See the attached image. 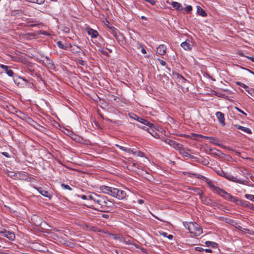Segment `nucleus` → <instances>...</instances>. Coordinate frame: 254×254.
Here are the masks:
<instances>
[{
  "mask_svg": "<svg viewBox=\"0 0 254 254\" xmlns=\"http://www.w3.org/2000/svg\"><path fill=\"white\" fill-rule=\"evenodd\" d=\"M90 200H92L102 210V211H106L107 210L113 205L112 201L109 200L104 195H97L96 193H92L89 195Z\"/></svg>",
  "mask_w": 254,
  "mask_h": 254,
  "instance_id": "obj_1",
  "label": "nucleus"
},
{
  "mask_svg": "<svg viewBox=\"0 0 254 254\" xmlns=\"http://www.w3.org/2000/svg\"><path fill=\"white\" fill-rule=\"evenodd\" d=\"M216 173L221 177H224L229 181L239 183L243 185H247L248 181L247 180H241L238 179L236 177L233 176L230 174L224 172L221 169L215 171Z\"/></svg>",
  "mask_w": 254,
  "mask_h": 254,
  "instance_id": "obj_2",
  "label": "nucleus"
},
{
  "mask_svg": "<svg viewBox=\"0 0 254 254\" xmlns=\"http://www.w3.org/2000/svg\"><path fill=\"white\" fill-rule=\"evenodd\" d=\"M188 229L190 233L193 234L195 236H199L202 233V229L200 226L196 223H190Z\"/></svg>",
  "mask_w": 254,
  "mask_h": 254,
  "instance_id": "obj_3",
  "label": "nucleus"
},
{
  "mask_svg": "<svg viewBox=\"0 0 254 254\" xmlns=\"http://www.w3.org/2000/svg\"><path fill=\"white\" fill-rule=\"evenodd\" d=\"M127 195L126 192L118 188H114L112 196L118 199H123Z\"/></svg>",
  "mask_w": 254,
  "mask_h": 254,
  "instance_id": "obj_4",
  "label": "nucleus"
},
{
  "mask_svg": "<svg viewBox=\"0 0 254 254\" xmlns=\"http://www.w3.org/2000/svg\"><path fill=\"white\" fill-rule=\"evenodd\" d=\"M181 47L187 51H190L193 47L192 42L189 39H187L185 42L181 44Z\"/></svg>",
  "mask_w": 254,
  "mask_h": 254,
  "instance_id": "obj_5",
  "label": "nucleus"
},
{
  "mask_svg": "<svg viewBox=\"0 0 254 254\" xmlns=\"http://www.w3.org/2000/svg\"><path fill=\"white\" fill-rule=\"evenodd\" d=\"M0 234H1L2 236L6 237L10 241H13L15 238V234L13 232L6 230L0 231Z\"/></svg>",
  "mask_w": 254,
  "mask_h": 254,
  "instance_id": "obj_6",
  "label": "nucleus"
},
{
  "mask_svg": "<svg viewBox=\"0 0 254 254\" xmlns=\"http://www.w3.org/2000/svg\"><path fill=\"white\" fill-rule=\"evenodd\" d=\"M100 190L103 193L108 194L112 196V192L114 188L106 186H101L100 188Z\"/></svg>",
  "mask_w": 254,
  "mask_h": 254,
  "instance_id": "obj_7",
  "label": "nucleus"
},
{
  "mask_svg": "<svg viewBox=\"0 0 254 254\" xmlns=\"http://www.w3.org/2000/svg\"><path fill=\"white\" fill-rule=\"evenodd\" d=\"M34 189L37 190L41 195L45 197H48L50 199L52 198V195H51L47 190H44L42 188H37L35 187Z\"/></svg>",
  "mask_w": 254,
  "mask_h": 254,
  "instance_id": "obj_8",
  "label": "nucleus"
},
{
  "mask_svg": "<svg viewBox=\"0 0 254 254\" xmlns=\"http://www.w3.org/2000/svg\"><path fill=\"white\" fill-rule=\"evenodd\" d=\"M216 116L220 124L223 126H224L225 125V123L224 114L221 112H217Z\"/></svg>",
  "mask_w": 254,
  "mask_h": 254,
  "instance_id": "obj_9",
  "label": "nucleus"
},
{
  "mask_svg": "<svg viewBox=\"0 0 254 254\" xmlns=\"http://www.w3.org/2000/svg\"><path fill=\"white\" fill-rule=\"evenodd\" d=\"M198 135L201 138H204L208 139L209 140V142H211V143H213L216 145H219V144L218 143V140L214 137L206 136L200 134Z\"/></svg>",
  "mask_w": 254,
  "mask_h": 254,
  "instance_id": "obj_10",
  "label": "nucleus"
},
{
  "mask_svg": "<svg viewBox=\"0 0 254 254\" xmlns=\"http://www.w3.org/2000/svg\"><path fill=\"white\" fill-rule=\"evenodd\" d=\"M116 34V33H115ZM115 37L117 40L118 43L121 46H123L126 43V40L124 36L120 34V33H118L117 35H115Z\"/></svg>",
  "mask_w": 254,
  "mask_h": 254,
  "instance_id": "obj_11",
  "label": "nucleus"
},
{
  "mask_svg": "<svg viewBox=\"0 0 254 254\" xmlns=\"http://www.w3.org/2000/svg\"><path fill=\"white\" fill-rule=\"evenodd\" d=\"M164 142L169 144L170 146H172L175 148H180L181 144L175 141H174L169 138H166L164 139Z\"/></svg>",
  "mask_w": 254,
  "mask_h": 254,
  "instance_id": "obj_12",
  "label": "nucleus"
},
{
  "mask_svg": "<svg viewBox=\"0 0 254 254\" xmlns=\"http://www.w3.org/2000/svg\"><path fill=\"white\" fill-rule=\"evenodd\" d=\"M85 30L88 33V34L90 35L92 38H95L98 36V32L96 30L92 29L91 28H86L85 29Z\"/></svg>",
  "mask_w": 254,
  "mask_h": 254,
  "instance_id": "obj_13",
  "label": "nucleus"
},
{
  "mask_svg": "<svg viewBox=\"0 0 254 254\" xmlns=\"http://www.w3.org/2000/svg\"><path fill=\"white\" fill-rule=\"evenodd\" d=\"M0 67L3 69L8 76L11 77L13 76V71L9 69L8 66L0 64Z\"/></svg>",
  "mask_w": 254,
  "mask_h": 254,
  "instance_id": "obj_14",
  "label": "nucleus"
},
{
  "mask_svg": "<svg viewBox=\"0 0 254 254\" xmlns=\"http://www.w3.org/2000/svg\"><path fill=\"white\" fill-rule=\"evenodd\" d=\"M45 59V64L47 67L50 69H53L55 68L53 61L48 57H46Z\"/></svg>",
  "mask_w": 254,
  "mask_h": 254,
  "instance_id": "obj_15",
  "label": "nucleus"
},
{
  "mask_svg": "<svg viewBox=\"0 0 254 254\" xmlns=\"http://www.w3.org/2000/svg\"><path fill=\"white\" fill-rule=\"evenodd\" d=\"M157 52L160 55H164L166 53V47L164 45H161L157 48Z\"/></svg>",
  "mask_w": 254,
  "mask_h": 254,
  "instance_id": "obj_16",
  "label": "nucleus"
},
{
  "mask_svg": "<svg viewBox=\"0 0 254 254\" xmlns=\"http://www.w3.org/2000/svg\"><path fill=\"white\" fill-rule=\"evenodd\" d=\"M234 127L237 129H240L248 134H251L252 133V130L248 127H246L237 124L234 125Z\"/></svg>",
  "mask_w": 254,
  "mask_h": 254,
  "instance_id": "obj_17",
  "label": "nucleus"
},
{
  "mask_svg": "<svg viewBox=\"0 0 254 254\" xmlns=\"http://www.w3.org/2000/svg\"><path fill=\"white\" fill-rule=\"evenodd\" d=\"M200 198L201 199L202 202L207 205H211L213 203V201L208 198L203 196L202 195L200 196Z\"/></svg>",
  "mask_w": 254,
  "mask_h": 254,
  "instance_id": "obj_18",
  "label": "nucleus"
},
{
  "mask_svg": "<svg viewBox=\"0 0 254 254\" xmlns=\"http://www.w3.org/2000/svg\"><path fill=\"white\" fill-rule=\"evenodd\" d=\"M19 176H17V173H16L13 171H8L7 172V175L14 179H16L18 178L19 177H21L20 175L21 174L18 173Z\"/></svg>",
  "mask_w": 254,
  "mask_h": 254,
  "instance_id": "obj_19",
  "label": "nucleus"
},
{
  "mask_svg": "<svg viewBox=\"0 0 254 254\" xmlns=\"http://www.w3.org/2000/svg\"><path fill=\"white\" fill-rule=\"evenodd\" d=\"M182 145H180V153L183 156L187 157L189 158H193V156L190 155L188 152L186 151L183 148H181Z\"/></svg>",
  "mask_w": 254,
  "mask_h": 254,
  "instance_id": "obj_20",
  "label": "nucleus"
},
{
  "mask_svg": "<svg viewBox=\"0 0 254 254\" xmlns=\"http://www.w3.org/2000/svg\"><path fill=\"white\" fill-rule=\"evenodd\" d=\"M215 193H216L218 194H219L221 197H225V195L227 193V192H226L225 190H224L223 189H220L219 187H218V189H216V191Z\"/></svg>",
  "mask_w": 254,
  "mask_h": 254,
  "instance_id": "obj_21",
  "label": "nucleus"
},
{
  "mask_svg": "<svg viewBox=\"0 0 254 254\" xmlns=\"http://www.w3.org/2000/svg\"><path fill=\"white\" fill-rule=\"evenodd\" d=\"M197 13L203 17L207 16L206 12L199 6H197Z\"/></svg>",
  "mask_w": 254,
  "mask_h": 254,
  "instance_id": "obj_22",
  "label": "nucleus"
},
{
  "mask_svg": "<svg viewBox=\"0 0 254 254\" xmlns=\"http://www.w3.org/2000/svg\"><path fill=\"white\" fill-rule=\"evenodd\" d=\"M172 6L178 10H181L183 9L182 4L178 2L174 1L172 3Z\"/></svg>",
  "mask_w": 254,
  "mask_h": 254,
  "instance_id": "obj_23",
  "label": "nucleus"
},
{
  "mask_svg": "<svg viewBox=\"0 0 254 254\" xmlns=\"http://www.w3.org/2000/svg\"><path fill=\"white\" fill-rule=\"evenodd\" d=\"M27 23H29L30 24L28 25V26L33 27L38 26L39 24V23L38 21H33L31 20H29L27 21Z\"/></svg>",
  "mask_w": 254,
  "mask_h": 254,
  "instance_id": "obj_24",
  "label": "nucleus"
},
{
  "mask_svg": "<svg viewBox=\"0 0 254 254\" xmlns=\"http://www.w3.org/2000/svg\"><path fill=\"white\" fill-rule=\"evenodd\" d=\"M141 124L148 126L150 128H152L154 126L153 124L149 123L148 121H147L144 119L142 120V121L141 122Z\"/></svg>",
  "mask_w": 254,
  "mask_h": 254,
  "instance_id": "obj_25",
  "label": "nucleus"
},
{
  "mask_svg": "<svg viewBox=\"0 0 254 254\" xmlns=\"http://www.w3.org/2000/svg\"><path fill=\"white\" fill-rule=\"evenodd\" d=\"M210 188L212 190L215 192L216 191V189H218V187L215 186L213 183L211 181H209L207 182Z\"/></svg>",
  "mask_w": 254,
  "mask_h": 254,
  "instance_id": "obj_26",
  "label": "nucleus"
},
{
  "mask_svg": "<svg viewBox=\"0 0 254 254\" xmlns=\"http://www.w3.org/2000/svg\"><path fill=\"white\" fill-rule=\"evenodd\" d=\"M205 245L207 247H211L213 248H215L217 246V243L211 241H206L205 242Z\"/></svg>",
  "mask_w": 254,
  "mask_h": 254,
  "instance_id": "obj_27",
  "label": "nucleus"
},
{
  "mask_svg": "<svg viewBox=\"0 0 254 254\" xmlns=\"http://www.w3.org/2000/svg\"><path fill=\"white\" fill-rule=\"evenodd\" d=\"M236 84L237 85L240 86L242 87L243 88H244V89H245L247 92H248L249 89H250V88L249 87H248L247 85H245V84H244L240 81L236 82Z\"/></svg>",
  "mask_w": 254,
  "mask_h": 254,
  "instance_id": "obj_28",
  "label": "nucleus"
},
{
  "mask_svg": "<svg viewBox=\"0 0 254 254\" xmlns=\"http://www.w3.org/2000/svg\"><path fill=\"white\" fill-rule=\"evenodd\" d=\"M240 205L245 207L248 208L250 207L251 203L245 200H241Z\"/></svg>",
  "mask_w": 254,
  "mask_h": 254,
  "instance_id": "obj_29",
  "label": "nucleus"
},
{
  "mask_svg": "<svg viewBox=\"0 0 254 254\" xmlns=\"http://www.w3.org/2000/svg\"><path fill=\"white\" fill-rule=\"evenodd\" d=\"M116 146L119 148L121 150L126 151V152L130 153L131 152V149L127 148L124 146H122L119 145H116Z\"/></svg>",
  "mask_w": 254,
  "mask_h": 254,
  "instance_id": "obj_30",
  "label": "nucleus"
},
{
  "mask_svg": "<svg viewBox=\"0 0 254 254\" xmlns=\"http://www.w3.org/2000/svg\"><path fill=\"white\" fill-rule=\"evenodd\" d=\"M120 241L123 242L127 245H130L131 244L129 239H127L126 238L123 237H121V238L120 239Z\"/></svg>",
  "mask_w": 254,
  "mask_h": 254,
  "instance_id": "obj_31",
  "label": "nucleus"
},
{
  "mask_svg": "<svg viewBox=\"0 0 254 254\" xmlns=\"http://www.w3.org/2000/svg\"><path fill=\"white\" fill-rule=\"evenodd\" d=\"M57 46L60 48L62 49H66V47L64 45L62 41H58L57 42Z\"/></svg>",
  "mask_w": 254,
  "mask_h": 254,
  "instance_id": "obj_32",
  "label": "nucleus"
},
{
  "mask_svg": "<svg viewBox=\"0 0 254 254\" xmlns=\"http://www.w3.org/2000/svg\"><path fill=\"white\" fill-rule=\"evenodd\" d=\"M137 126L139 127V128H141L143 129H144L145 130H147L148 132L151 133L149 130V128L147 127H146V126H145V125H143L142 124H137Z\"/></svg>",
  "mask_w": 254,
  "mask_h": 254,
  "instance_id": "obj_33",
  "label": "nucleus"
},
{
  "mask_svg": "<svg viewBox=\"0 0 254 254\" xmlns=\"http://www.w3.org/2000/svg\"><path fill=\"white\" fill-rule=\"evenodd\" d=\"M241 200H240L238 198H235L234 196H233V198H231V199L230 200V201L233 202L234 203H235L236 204H237V205L240 204Z\"/></svg>",
  "mask_w": 254,
  "mask_h": 254,
  "instance_id": "obj_34",
  "label": "nucleus"
},
{
  "mask_svg": "<svg viewBox=\"0 0 254 254\" xmlns=\"http://www.w3.org/2000/svg\"><path fill=\"white\" fill-rule=\"evenodd\" d=\"M111 29V32L113 34L114 37L115 36V33H116V35H117L120 32L118 31V30L114 27H110Z\"/></svg>",
  "mask_w": 254,
  "mask_h": 254,
  "instance_id": "obj_35",
  "label": "nucleus"
},
{
  "mask_svg": "<svg viewBox=\"0 0 254 254\" xmlns=\"http://www.w3.org/2000/svg\"><path fill=\"white\" fill-rule=\"evenodd\" d=\"M245 196L247 199L254 201V195L246 194Z\"/></svg>",
  "mask_w": 254,
  "mask_h": 254,
  "instance_id": "obj_36",
  "label": "nucleus"
},
{
  "mask_svg": "<svg viewBox=\"0 0 254 254\" xmlns=\"http://www.w3.org/2000/svg\"><path fill=\"white\" fill-rule=\"evenodd\" d=\"M87 228L93 232H95L97 230V228L96 227L93 226L91 225H86Z\"/></svg>",
  "mask_w": 254,
  "mask_h": 254,
  "instance_id": "obj_37",
  "label": "nucleus"
},
{
  "mask_svg": "<svg viewBox=\"0 0 254 254\" xmlns=\"http://www.w3.org/2000/svg\"><path fill=\"white\" fill-rule=\"evenodd\" d=\"M175 74L176 75L178 78H179V79H180V80H182V82H185L186 81V79L181 75H180L177 73H175Z\"/></svg>",
  "mask_w": 254,
  "mask_h": 254,
  "instance_id": "obj_38",
  "label": "nucleus"
},
{
  "mask_svg": "<svg viewBox=\"0 0 254 254\" xmlns=\"http://www.w3.org/2000/svg\"><path fill=\"white\" fill-rule=\"evenodd\" d=\"M61 187L63 189L68 190H71L72 188L68 185H65L64 184H61Z\"/></svg>",
  "mask_w": 254,
  "mask_h": 254,
  "instance_id": "obj_39",
  "label": "nucleus"
},
{
  "mask_svg": "<svg viewBox=\"0 0 254 254\" xmlns=\"http://www.w3.org/2000/svg\"><path fill=\"white\" fill-rule=\"evenodd\" d=\"M192 9V6L191 5H187L185 8V10L187 13H190V11H191Z\"/></svg>",
  "mask_w": 254,
  "mask_h": 254,
  "instance_id": "obj_40",
  "label": "nucleus"
},
{
  "mask_svg": "<svg viewBox=\"0 0 254 254\" xmlns=\"http://www.w3.org/2000/svg\"><path fill=\"white\" fill-rule=\"evenodd\" d=\"M144 1L149 2L151 5H154L156 3V0H144Z\"/></svg>",
  "mask_w": 254,
  "mask_h": 254,
  "instance_id": "obj_41",
  "label": "nucleus"
},
{
  "mask_svg": "<svg viewBox=\"0 0 254 254\" xmlns=\"http://www.w3.org/2000/svg\"><path fill=\"white\" fill-rule=\"evenodd\" d=\"M77 64H80V65H83V66H84L85 65V62L82 60H81V59H79L77 61Z\"/></svg>",
  "mask_w": 254,
  "mask_h": 254,
  "instance_id": "obj_42",
  "label": "nucleus"
},
{
  "mask_svg": "<svg viewBox=\"0 0 254 254\" xmlns=\"http://www.w3.org/2000/svg\"><path fill=\"white\" fill-rule=\"evenodd\" d=\"M248 93L251 95L252 96L254 97V89L252 88H250V89H249Z\"/></svg>",
  "mask_w": 254,
  "mask_h": 254,
  "instance_id": "obj_43",
  "label": "nucleus"
},
{
  "mask_svg": "<svg viewBox=\"0 0 254 254\" xmlns=\"http://www.w3.org/2000/svg\"><path fill=\"white\" fill-rule=\"evenodd\" d=\"M224 198L230 200L231 198H233V196H232L230 193L227 192L226 195H225Z\"/></svg>",
  "mask_w": 254,
  "mask_h": 254,
  "instance_id": "obj_44",
  "label": "nucleus"
},
{
  "mask_svg": "<svg viewBox=\"0 0 254 254\" xmlns=\"http://www.w3.org/2000/svg\"><path fill=\"white\" fill-rule=\"evenodd\" d=\"M224 198L230 200L231 198H233V196H232L230 193L227 192L226 195H225Z\"/></svg>",
  "mask_w": 254,
  "mask_h": 254,
  "instance_id": "obj_45",
  "label": "nucleus"
},
{
  "mask_svg": "<svg viewBox=\"0 0 254 254\" xmlns=\"http://www.w3.org/2000/svg\"><path fill=\"white\" fill-rule=\"evenodd\" d=\"M110 235L112 236L113 239L115 240L118 239L120 240V239L121 238V237H119L118 235L116 234H110Z\"/></svg>",
  "mask_w": 254,
  "mask_h": 254,
  "instance_id": "obj_46",
  "label": "nucleus"
},
{
  "mask_svg": "<svg viewBox=\"0 0 254 254\" xmlns=\"http://www.w3.org/2000/svg\"><path fill=\"white\" fill-rule=\"evenodd\" d=\"M133 116H134L135 117H136V120L139 122L140 124H141V122L142 121V120H143V118H140L139 117H138L135 114H133Z\"/></svg>",
  "mask_w": 254,
  "mask_h": 254,
  "instance_id": "obj_47",
  "label": "nucleus"
},
{
  "mask_svg": "<svg viewBox=\"0 0 254 254\" xmlns=\"http://www.w3.org/2000/svg\"><path fill=\"white\" fill-rule=\"evenodd\" d=\"M133 116H134L135 117H136V120L139 122L140 124H141V122L142 121V120H143V118H140L139 117H138L135 114H133Z\"/></svg>",
  "mask_w": 254,
  "mask_h": 254,
  "instance_id": "obj_48",
  "label": "nucleus"
},
{
  "mask_svg": "<svg viewBox=\"0 0 254 254\" xmlns=\"http://www.w3.org/2000/svg\"><path fill=\"white\" fill-rule=\"evenodd\" d=\"M39 33L42 34V35H47V36H50V34L46 31H39Z\"/></svg>",
  "mask_w": 254,
  "mask_h": 254,
  "instance_id": "obj_49",
  "label": "nucleus"
},
{
  "mask_svg": "<svg viewBox=\"0 0 254 254\" xmlns=\"http://www.w3.org/2000/svg\"><path fill=\"white\" fill-rule=\"evenodd\" d=\"M158 61L159 62V63L163 66H165L166 64V62L162 60L161 59H158Z\"/></svg>",
  "mask_w": 254,
  "mask_h": 254,
  "instance_id": "obj_50",
  "label": "nucleus"
},
{
  "mask_svg": "<svg viewBox=\"0 0 254 254\" xmlns=\"http://www.w3.org/2000/svg\"><path fill=\"white\" fill-rule=\"evenodd\" d=\"M235 108L239 112L241 113L242 114H244V115L246 116L247 114L244 112L243 111L238 108L237 107H235Z\"/></svg>",
  "mask_w": 254,
  "mask_h": 254,
  "instance_id": "obj_51",
  "label": "nucleus"
},
{
  "mask_svg": "<svg viewBox=\"0 0 254 254\" xmlns=\"http://www.w3.org/2000/svg\"><path fill=\"white\" fill-rule=\"evenodd\" d=\"M194 249H195V250L198 251V252H203L204 250V249H203L202 248L199 247H195Z\"/></svg>",
  "mask_w": 254,
  "mask_h": 254,
  "instance_id": "obj_52",
  "label": "nucleus"
},
{
  "mask_svg": "<svg viewBox=\"0 0 254 254\" xmlns=\"http://www.w3.org/2000/svg\"><path fill=\"white\" fill-rule=\"evenodd\" d=\"M192 175L194 176H195L196 178L198 179H202V178H204L203 176L200 175V174H192Z\"/></svg>",
  "mask_w": 254,
  "mask_h": 254,
  "instance_id": "obj_53",
  "label": "nucleus"
},
{
  "mask_svg": "<svg viewBox=\"0 0 254 254\" xmlns=\"http://www.w3.org/2000/svg\"><path fill=\"white\" fill-rule=\"evenodd\" d=\"M1 154H2L3 156H5V157H7V158H9V157H10V155H9V153H8V152H1Z\"/></svg>",
  "mask_w": 254,
  "mask_h": 254,
  "instance_id": "obj_54",
  "label": "nucleus"
},
{
  "mask_svg": "<svg viewBox=\"0 0 254 254\" xmlns=\"http://www.w3.org/2000/svg\"><path fill=\"white\" fill-rule=\"evenodd\" d=\"M159 233L161 235L165 237H167V236L168 235V234L166 233V232H163V231H160L159 232Z\"/></svg>",
  "mask_w": 254,
  "mask_h": 254,
  "instance_id": "obj_55",
  "label": "nucleus"
},
{
  "mask_svg": "<svg viewBox=\"0 0 254 254\" xmlns=\"http://www.w3.org/2000/svg\"><path fill=\"white\" fill-rule=\"evenodd\" d=\"M81 198L83 200L90 199L89 198V195L87 196L85 195H81Z\"/></svg>",
  "mask_w": 254,
  "mask_h": 254,
  "instance_id": "obj_56",
  "label": "nucleus"
},
{
  "mask_svg": "<svg viewBox=\"0 0 254 254\" xmlns=\"http://www.w3.org/2000/svg\"><path fill=\"white\" fill-rule=\"evenodd\" d=\"M102 217L105 218V219H108L109 218V215H108L107 214L103 213V214H102Z\"/></svg>",
  "mask_w": 254,
  "mask_h": 254,
  "instance_id": "obj_57",
  "label": "nucleus"
},
{
  "mask_svg": "<svg viewBox=\"0 0 254 254\" xmlns=\"http://www.w3.org/2000/svg\"><path fill=\"white\" fill-rule=\"evenodd\" d=\"M246 57L249 60H250L252 62H254V57H249L246 56Z\"/></svg>",
  "mask_w": 254,
  "mask_h": 254,
  "instance_id": "obj_58",
  "label": "nucleus"
},
{
  "mask_svg": "<svg viewBox=\"0 0 254 254\" xmlns=\"http://www.w3.org/2000/svg\"><path fill=\"white\" fill-rule=\"evenodd\" d=\"M137 202L140 204H142L144 203V200L143 199H138Z\"/></svg>",
  "mask_w": 254,
  "mask_h": 254,
  "instance_id": "obj_59",
  "label": "nucleus"
},
{
  "mask_svg": "<svg viewBox=\"0 0 254 254\" xmlns=\"http://www.w3.org/2000/svg\"><path fill=\"white\" fill-rule=\"evenodd\" d=\"M167 238H168L170 240H171L173 238V236L172 235H167Z\"/></svg>",
  "mask_w": 254,
  "mask_h": 254,
  "instance_id": "obj_60",
  "label": "nucleus"
},
{
  "mask_svg": "<svg viewBox=\"0 0 254 254\" xmlns=\"http://www.w3.org/2000/svg\"><path fill=\"white\" fill-rule=\"evenodd\" d=\"M27 35L30 36H35V34L33 33H26Z\"/></svg>",
  "mask_w": 254,
  "mask_h": 254,
  "instance_id": "obj_61",
  "label": "nucleus"
},
{
  "mask_svg": "<svg viewBox=\"0 0 254 254\" xmlns=\"http://www.w3.org/2000/svg\"><path fill=\"white\" fill-rule=\"evenodd\" d=\"M204 251H205L206 253H211L212 252V250L211 249H204Z\"/></svg>",
  "mask_w": 254,
  "mask_h": 254,
  "instance_id": "obj_62",
  "label": "nucleus"
},
{
  "mask_svg": "<svg viewBox=\"0 0 254 254\" xmlns=\"http://www.w3.org/2000/svg\"><path fill=\"white\" fill-rule=\"evenodd\" d=\"M141 52L143 54H145L146 53V51L145 50V49L143 48H142L141 49Z\"/></svg>",
  "mask_w": 254,
  "mask_h": 254,
  "instance_id": "obj_63",
  "label": "nucleus"
},
{
  "mask_svg": "<svg viewBox=\"0 0 254 254\" xmlns=\"http://www.w3.org/2000/svg\"><path fill=\"white\" fill-rule=\"evenodd\" d=\"M239 55H240L241 56L246 57V56L244 55V54L242 52H239Z\"/></svg>",
  "mask_w": 254,
  "mask_h": 254,
  "instance_id": "obj_64",
  "label": "nucleus"
}]
</instances>
